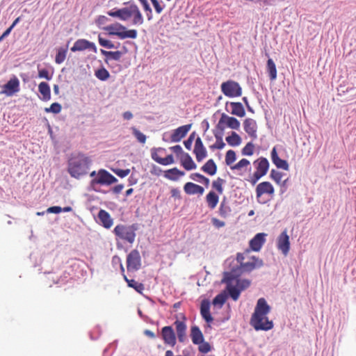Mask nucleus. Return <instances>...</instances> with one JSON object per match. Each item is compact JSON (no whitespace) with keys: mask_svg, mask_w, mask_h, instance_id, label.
Instances as JSON below:
<instances>
[{"mask_svg":"<svg viewBox=\"0 0 356 356\" xmlns=\"http://www.w3.org/2000/svg\"><path fill=\"white\" fill-rule=\"evenodd\" d=\"M236 261L240 264V266L232 269L230 272L224 273L222 280V282L227 284V290L234 301L238 299L241 292L250 285L249 280L238 278L241 274L243 272H251L264 265L262 259L254 256L250 257V250H245L242 253H238Z\"/></svg>","mask_w":356,"mask_h":356,"instance_id":"f257e3e1","label":"nucleus"},{"mask_svg":"<svg viewBox=\"0 0 356 356\" xmlns=\"http://www.w3.org/2000/svg\"><path fill=\"white\" fill-rule=\"evenodd\" d=\"M270 312V307L264 298L257 300L254 313L250 318V325L255 330L268 331L273 327V323L267 315Z\"/></svg>","mask_w":356,"mask_h":356,"instance_id":"f03ea898","label":"nucleus"},{"mask_svg":"<svg viewBox=\"0 0 356 356\" xmlns=\"http://www.w3.org/2000/svg\"><path fill=\"white\" fill-rule=\"evenodd\" d=\"M92 163L90 157L84 154L78 153L72 155L68 161L67 172L71 177L80 179L88 173Z\"/></svg>","mask_w":356,"mask_h":356,"instance_id":"7ed1b4c3","label":"nucleus"},{"mask_svg":"<svg viewBox=\"0 0 356 356\" xmlns=\"http://www.w3.org/2000/svg\"><path fill=\"white\" fill-rule=\"evenodd\" d=\"M107 14L111 17H118L122 21L131 19V23L134 25H141L144 22L143 15L136 4H131L116 10H110Z\"/></svg>","mask_w":356,"mask_h":356,"instance_id":"20e7f679","label":"nucleus"},{"mask_svg":"<svg viewBox=\"0 0 356 356\" xmlns=\"http://www.w3.org/2000/svg\"><path fill=\"white\" fill-rule=\"evenodd\" d=\"M106 30L108 32L109 35H116L122 40L126 38L135 39L138 35L136 30H127V28L124 26L119 23L108 26L106 28Z\"/></svg>","mask_w":356,"mask_h":356,"instance_id":"39448f33","label":"nucleus"},{"mask_svg":"<svg viewBox=\"0 0 356 356\" xmlns=\"http://www.w3.org/2000/svg\"><path fill=\"white\" fill-rule=\"evenodd\" d=\"M117 181L118 179L113 175L104 169H100L97 171V176L90 181V186L97 191L96 187L98 185L109 186Z\"/></svg>","mask_w":356,"mask_h":356,"instance_id":"423d86ee","label":"nucleus"},{"mask_svg":"<svg viewBox=\"0 0 356 356\" xmlns=\"http://www.w3.org/2000/svg\"><path fill=\"white\" fill-rule=\"evenodd\" d=\"M253 165L256 170L251 177L250 181L252 184H255L267 174L270 164L266 158L261 156L253 162Z\"/></svg>","mask_w":356,"mask_h":356,"instance_id":"0eeeda50","label":"nucleus"},{"mask_svg":"<svg viewBox=\"0 0 356 356\" xmlns=\"http://www.w3.org/2000/svg\"><path fill=\"white\" fill-rule=\"evenodd\" d=\"M256 197L259 203H266L275 193L273 186L269 181L259 183L256 187Z\"/></svg>","mask_w":356,"mask_h":356,"instance_id":"6e6552de","label":"nucleus"},{"mask_svg":"<svg viewBox=\"0 0 356 356\" xmlns=\"http://www.w3.org/2000/svg\"><path fill=\"white\" fill-rule=\"evenodd\" d=\"M220 88L222 92L229 97H240L242 95V88L239 83L232 80L223 82Z\"/></svg>","mask_w":356,"mask_h":356,"instance_id":"1a4fd4ad","label":"nucleus"},{"mask_svg":"<svg viewBox=\"0 0 356 356\" xmlns=\"http://www.w3.org/2000/svg\"><path fill=\"white\" fill-rule=\"evenodd\" d=\"M113 232L116 236L122 240L129 242L131 244L135 241L136 233L134 229L131 227H127L124 225H118L114 228Z\"/></svg>","mask_w":356,"mask_h":356,"instance_id":"9d476101","label":"nucleus"},{"mask_svg":"<svg viewBox=\"0 0 356 356\" xmlns=\"http://www.w3.org/2000/svg\"><path fill=\"white\" fill-rule=\"evenodd\" d=\"M191 128V124L181 126L173 131L169 138H166V134H164L163 136V140L165 142H179L186 136Z\"/></svg>","mask_w":356,"mask_h":356,"instance_id":"9b49d317","label":"nucleus"},{"mask_svg":"<svg viewBox=\"0 0 356 356\" xmlns=\"http://www.w3.org/2000/svg\"><path fill=\"white\" fill-rule=\"evenodd\" d=\"M217 127L221 131L224 130L226 127H229L232 129H238L240 127V122L236 118L222 113L218 122Z\"/></svg>","mask_w":356,"mask_h":356,"instance_id":"f8f14e48","label":"nucleus"},{"mask_svg":"<svg viewBox=\"0 0 356 356\" xmlns=\"http://www.w3.org/2000/svg\"><path fill=\"white\" fill-rule=\"evenodd\" d=\"M141 258L137 250H133L127 257V268L129 271H136L140 268Z\"/></svg>","mask_w":356,"mask_h":356,"instance_id":"ddd939ff","label":"nucleus"},{"mask_svg":"<svg viewBox=\"0 0 356 356\" xmlns=\"http://www.w3.org/2000/svg\"><path fill=\"white\" fill-rule=\"evenodd\" d=\"M277 248L284 256L288 255L290 250V240L286 229L277 237Z\"/></svg>","mask_w":356,"mask_h":356,"instance_id":"4468645a","label":"nucleus"},{"mask_svg":"<svg viewBox=\"0 0 356 356\" xmlns=\"http://www.w3.org/2000/svg\"><path fill=\"white\" fill-rule=\"evenodd\" d=\"M19 91V81L14 76L3 86L1 93L4 94L8 97H10Z\"/></svg>","mask_w":356,"mask_h":356,"instance_id":"2eb2a0df","label":"nucleus"},{"mask_svg":"<svg viewBox=\"0 0 356 356\" xmlns=\"http://www.w3.org/2000/svg\"><path fill=\"white\" fill-rule=\"evenodd\" d=\"M86 49H90L93 52H97V47L95 43L90 42L86 39H79L77 40L72 47H71V51L73 52L75 51H81Z\"/></svg>","mask_w":356,"mask_h":356,"instance_id":"dca6fc26","label":"nucleus"},{"mask_svg":"<svg viewBox=\"0 0 356 356\" xmlns=\"http://www.w3.org/2000/svg\"><path fill=\"white\" fill-rule=\"evenodd\" d=\"M161 337L165 344L174 347L177 342L176 334L171 326H165L161 329Z\"/></svg>","mask_w":356,"mask_h":356,"instance_id":"f3484780","label":"nucleus"},{"mask_svg":"<svg viewBox=\"0 0 356 356\" xmlns=\"http://www.w3.org/2000/svg\"><path fill=\"white\" fill-rule=\"evenodd\" d=\"M266 236V234H265V233L257 234L253 237V238H252L250 241V243H249L250 248H248V250H250V252L251 250L254 251V252H259L261 249L263 245L266 242V238H265Z\"/></svg>","mask_w":356,"mask_h":356,"instance_id":"a211bd4d","label":"nucleus"},{"mask_svg":"<svg viewBox=\"0 0 356 356\" xmlns=\"http://www.w3.org/2000/svg\"><path fill=\"white\" fill-rule=\"evenodd\" d=\"M165 149L163 148L154 149L152 150V158L156 163L163 165H167L170 164H172L175 163V160L172 154L168 155L165 158H162L159 155V152L164 151Z\"/></svg>","mask_w":356,"mask_h":356,"instance_id":"6ab92c4d","label":"nucleus"},{"mask_svg":"<svg viewBox=\"0 0 356 356\" xmlns=\"http://www.w3.org/2000/svg\"><path fill=\"white\" fill-rule=\"evenodd\" d=\"M193 153L198 162H201L207 156V149L200 137H197L195 140Z\"/></svg>","mask_w":356,"mask_h":356,"instance_id":"aec40b11","label":"nucleus"},{"mask_svg":"<svg viewBox=\"0 0 356 356\" xmlns=\"http://www.w3.org/2000/svg\"><path fill=\"white\" fill-rule=\"evenodd\" d=\"M185 317H183V321L176 320L174 323L175 326L178 340L180 342H184L186 338V324L185 323Z\"/></svg>","mask_w":356,"mask_h":356,"instance_id":"412c9836","label":"nucleus"},{"mask_svg":"<svg viewBox=\"0 0 356 356\" xmlns=\"http://www.w3.org/2000/svg\"><path fill=\"white\" fill-rule=\"evenodd\" d=\"M244 130L253 139L257 138V124L254 120L247 118L243 122Z\"/></svg>","mask_w":356,"mask_h":356,"instance_id":"4be33fe9","label":"nucleus"},{"mask_svg":"<svg viewBox=\"0 0 356 356\" xmlns=\"http://www.w3.org/2000/svg\"><path fill=\"white\" fill-rule=\"evenodd\" d=\"M200 314L208 323L213 322V318L210 313V302L208 300H203L200 305Z\"/></svg>","mask_w":356,"mask_h":356,"instance_id":"5701e85b","label":"nucleus"},{"mask_svg":"<svg viewBox=\"0 0 356 356\" xmlns=\"http://www.w3.org/2000/svg\"><path fill=\"white\" fill-rule=\"evenodd\" d=\"M270 155L273 163L277 168H281L285 170H289V166L287 161L279 157L275 147L273 148Z\"/></svg>","mask_w":356,"mask_h":356,"instance_id":"b1692460","label":"nucleus"},{"mask_svg":"<svg viewBox=\"0 0 356 356\" xmlns=\"http://www.w3.org/2000/svg\"><path fill=\"white\" fill-rule=\"evenodd\" d=\"M184 191L188 195L200 194L204 193V188L200 185L194 184L193 182H187L184 186Z\"/></svg>","mask_w":356,"mask_h":356,"instance_id":"393cba45","label":"nucleus"},{"mask_svg":"<svg viewBox=\"0 0 356 356\" xmlns=\"http://www.w3.org/2000/svg\"><path fill=\"white\" fill-rule=\"evenodd\" d=\"M98 218L105 228L108 229L113 225V219L106 211L101 209L99 211Z\"/></svg>","mask_w":356,"mask_h":356,"instance_id":"a878e982","label":"nucleus"},{"mask_svg":"<svg viewBox=\"0 0 356 356\" xmlns=\"http://www.w3.org/2000/svg\"><path fill=\"white\" fill-rule=\"evenodd\" d=\"M191 337L194 344H199L204 340V336L200 329L195 325L191 327Z\"/></svg>","mask_w":356,"mask_h":356,"instance_id":"bb28decb","label":"nucleus"},{"mask_svg":"<svg viewBox=\"0 0 356 356\" xmlns=\"http://www.w3.org/2000/svg\"><path fill=\"white\" fill-rule=\"evenodd\" d=\"M181 164L186 170H194L197 168V165L195 163L191 156L188 153L184 154L181 159Z\"/></svg>","mask_w":356,"mask_h":356,"instance_id":"cd10ccee","label":"nucleus"},{"mask_svg":"<svg viewBox=\"0 0 356 356\" xmlns=\"http://www.w3.org/2000/svg\"><path fill=\"white\" fill-rule=\"evenodd\" d=\"M184 172L179 170L177 168L169 169L164 172V177L172 181H177L179 177L184 175Z\"/></svg>","mask_w":356,"mask_h":356,"instance_id":"c85d7f7f","label":"nucleus"},{"mask_svg":"<svg viewBox=\"0 0 356 356\" xmlns=\"http://www.w3.org/2000/svg\"><path fill=\"white\" fill-rule=\"evenodd\" d=\"M250 165V162L247 159H242L238 163L231 166V170L238 172L239 175H242Z\"/></svg>","mask_w":356,"mask_h":356,"instance_id":"c756f323","label":"nucleus"},{"mask_svg":"<svg viewBox=\"0 0 356 356\" xmlns=\"http://www.w3.org/2000/svg\"><path fill=\"white\" fill-rule=\"evenodd\" d=\"M206 202H207L208 207L209 209H215L219 202L218 195L216 194L213 191H210L206 195Z\"/></svg>","mask_w":356,"mask_h":356,"instance_id":"7c9ffc66","label":"nucleus"},{"mask_svg":"<svg viewBox=\"0 0 356 356\" xmlns=\"http://www.w3.org/2000/svg\"><path fill=\"white\" fill-rule=\"evenodd\" d=\"M231 113L238 117L242 118L245 115V109L241 102H231Z\"/></svg>","mask_w":356,"mask_h":356,"instance_id":"2f4dec72","label":"nucleus"},{"mask_svg":"<svg viewBox=\"0 0 356 356\" xmlns=\"http://www.w3.org/2000/svg\"><path fill=\"white\" fill-rule=\"evenodd\" d=\"M201 170L209 175H214L217 171V165L214 161L211 159L206 162L201 168Z\"/></svg>","mask_w":356,"mask_h":356,"instance_id":"473e14b6","label":"nucleus"},{"mask_svg":"<svg viewBox=\"0 0 356 356\" xmlns=\"http://www.w3.org/2000/svg\"><path fill=\"white\" fill-rule=\"evenodd\" d=\"M266 71L271 81L277 79V68L272 58H268L266 63Z\"/></svg>","mask_w":356,"mask_h":356,"instance_id":"72a5a7b5","label":"nucleus"},{"mask_svg":"<svg viewBox=\"0 0 356 356\" xmlns=\"http://www.w3.org/2000/svg\"><path fill=\"white\" fill-rule=\"evenodd\" d=\"M38 90L42 95V99L48 101L51 98L50 87L46 82H41L38 86Z\"/></svg>","mask_w":356,"mask_h":356,"instance_id":"f704fd0d","label":"nucleus"},{"mask_svg":"<svg viewBox=\"0 0 356 356\" xmlns=\"http://www.w3.org/2000/svg\"><path fill=\"white\" fill-rule=\"evenodd\" d=\"M123 277H124V280L127 283V285L129 287L134 289L137 292H138L140 293H143V290L145 289V286H144L143 284L139 283V282L135 281L134 280L128 279L127 277L124 274H123Z\"/></svg>","mask_w":356,"mask_h":356,"instance_id":"c9c22d12","label":"nucleus"},{"mask_svg":"<svg viewBox=\"0 0 356 356\" xmlns=\"http://www.w3.org/2000/svg\"><path fill=\"white\" fill-rule=\"evenodd\" d=\"M225 139L227 143L232 147L238 146L241 143L240 136L236 132H232V134L227 136Z\"/></svg>","mask_w":356,"mask_h":356,"instance_id":"e433bc0d","label":"nucleus"},{"mask_svg":"<svg viewBox=\"0 0 356 356\" xmlns=\"http://www.w3.org/2000/svg\"><path fill=\"white\" fill-rule=\"evenodd\" d=\"M230 212H231L230 207L227 204L225 200H223L221 202L220 207L218 209L219 215L222 218H225L229 215Z\"/></svg>","mask_w":356,"mask_h":356,"instance_id":"4c0bfd02","label":"nucleus"},{"mask_svg":"<svg viewBox=\"0 0 356 356\" xmlns=\"http://www.w3.org/2000/svg\"><path fill=\"white\" fill-rule=\"evenodd\" d=\"M225 181L220 178L218 177L216 180L212 182V188L215 189L218 194L221 195L223 193V184Z\"/></svg>","mask_w":356,"mask_h":356,"instance_id":"58836bf2","label":"nucleus"},{"mask_svg":"<svg viewBox=\"0 0 356 356\" xmlns=\"http://www.w3.org/2000/svg\"><path fill=\"white\" fill-rule=\"evenodd\" d=\"M254 152V145L252 142L248 143L245 146L241 149V154L243 156H251Z\"/></svg>","mask_w":356,"mask_h":356,"instance_id":"ea45409f","label":"nucleus"},{"mask_svg":"<svg viewBox=\"0 0 356 356\" xmlns=\"http://www.w3.org/2000/svg\"><path fill=\"white\" fill-rule=\"evenodd\" d=\"M67 49L64 48H59L56 55L55 62L57 64H60L64 62L67 56Z\"/></svg>","mask_w":356,"mask_h":356,"instance_id":"a19ab883","label":"nucleus"},{"mask_svg":"<svg viewBox=\"0 0 356 356\" xmlns=\"http://www.w3.org/2000/svg\"><path fill=\"white\" fill-rule=\"evenodd\" d=\"M95 74V76L101 81H106L110 76L109 72L104 67H102V68L96 70Z\"/></svg>","mask_w":356,"mask_h":356,"instance_id":"79ce46f5","label":"nucleus"},{"mask_svg":"<svg viewBox=\"0 0 356 356\" xmlns=\"http://www.w3.org/2000/svg\"><path fill=\"white\" fill-rule=\"evenodd\" d=\"M236 159V153L234 150L229 149L225 155V163L227 165H229L230 167L232 166L234 162Z\"/></svg>","mask_w":356,"mask_h":356,"instance_id":"37998d69","label":"nucleus"},{"mask_svg":"<svg viewBox=\"0 0 356 356\" xmlns=\"http://www.w3.org/2000/svg\"><path fill=\"white\" fill-rule=\"evenodd\" d=\"M132 132L139 143L144 144L146 142V136L136 128H132Z\"/></svg>","mask_w":356,"mask_h":356,"instance_id":"c03bdc74","label":"nucleus"},{"mask_svg":"<svg viewBox=\"0 0 356 356\" xmlns=\"http://www.w3.org/2000/svg\"><path fill=\"white\" fill-rule=\"evenodd\" d=\"M270 178L273 179L277 184H280L283 177V173L275 170L270 171Z\"/></svg>","mask_w":356,"mask_h":356,"instance_id":"a18cd8bd","label":"nucleus"},{"mask_svg":"<svg viewBox=\"0 0 356 356\" xmlns=\"http://www.w3.org/2000/svg\"><path fill=\"white\" fill-rule=\"evenodd\" d=\"M225 301H226L225 296L223 294H218L213 300V304L215 306L218 305L220 307H222V306L224 305Z\"/></svg>","mask_w":356,"mask_h":356,"instance_id":"49530a36","label":"nucleus"},{"mask_svg":"<svg viewBox=\"0 0 356 356\" xmlns=\"http://www.w3.org/2000/svg\"><path fill=\"white\" fill-rule=\"evenodd\" d=\"M61 111V106L58 103H53L49 108H46L45 111L47 113H58Z\"/></svg>","mask_w":356,"mask_h":356,"instance_id":"de8ad7c7","label":"nucleus"},{"mask_svg":"<svg viewBox=\"0 0 356 356\" xmlns=\"http://www.w3.org/2000/svg\"><path fill=\"white\" fill-rule=\"evenodd\" d=\"M198 350L200 353H207L211 350V346L208 342L202 341L201 343H199Z\"/></svg>","mask_w":356,"mask_h":356,"instance_id":"09e8293b","label":"nucleus"},{"mask_svg":"<svg viewBox=\"0 0 356 356\" xmlns=\"http://www.w3.org/2000/svg\"><path fill=\"white\" fill-rule=\"evenodd\" d=\"M98 41H99V44L102 47H106L108 49L114 48V44L112 42L102 38L100 35H99V37H98Z\"/></svg>","mask_w":356,"mask_h":356,"instance_id":"8fccbe9b","label":"nucleus"},{"mask_svg":"<svg viewBox=\"0 0 356 356\" xmlns=\"http://www.w3.org/2000/svg\"><path fill=\"white\" fill-rule=\"evenodd\" d=\"M113 172L118 177L123 178L130 173V169H113Z\"/></svg>","mask_w":356,"mask_h":356,"instance_id":"3c124183","label":"nucleus"},{"mask_svg":"<svg viewBox=\"0 0 356 356\" xmlns=\"http://www.w3.org/2000/svg\"><path fill=\"white\" fill-rule=\"evenodd\" d=\"M225 144V143L223 142L222 138H218L217 140H216V142L210 146V148L212 149H221L222 148H224Z\"/></svg>","mask_w":356,"mask_h":356,"instance_id":"603ef678","label":"nucleus"},{"mask_svg":"<svg viewBox=\"0 0 356 356\" xmlns=\"http://www.w3.org/2000/svg\"><path fill=\"white\" fill-rule=\"evenodd\" d=\"M122 53L120 51H110L109 56L108 58V61L109 60H120L122 57Z\"/></svg>","mask_w":356,"mask_h":356,"instance_id":"864d4df0","label":"nucleus"},{"mask_svg":"<svg viewBox=\"0 0 356 356\" xmlns=\"http://www.w3.org/2000/svg\"><path fill=\"white\" fill-rule=\"evenodd\" d=\"M38 76L40 78H44L47 80L51 79V76L49 75V71L47 69H41L38 70Z\"/></svg>","mask_w":356,"mask_h":356,"instance_id":"5fc2aeb1","label":"nucleus"},{"mask_svg":"<svg viewBox=\"0 0 356 356\" xmlns=\"http://www.w3.org/2000/svg\"><path fill=\"white\" fill-rule=\"evenodd\" d=\"M150 1L153 5L156 13L160 14L163 11L164 6H162L158 0H150Z\"/></svg>","mask_w":356,"mask_h":356,"instance_id":"6e6d98bb","label":"nucleus"},{"mask_svg":"<svg viewBox=\"0 0 356 356\" xmlns=\"http://www.w3.org/2000/svg\"><path fill=\"white\" fill-rule=\"evenodd\" d=\"M143 9L146 12V15H147V19L149 21L152 20V17H153L152 10V8H150L149 3H147L145 6H143Z\"/></svg>","mask_w":356,"mask_h":356,"instance_id":"4d7b16f0","label":"nucleus"},{"mask_svg":"<svg viewBox=\"0 0 356 356\" xmlns=\"http://www.w3.org/2000/svg\"><path fill=\"white\" fill-rule=\"evenodd\" d=\"M170 194H171V196L175 198H177V199L181 198L180 191L177 188H171Z\"/></svg>","mask_w":356,"mask_h":356,"instance_id":"13d9d810","label":"nucleus"},{"mask_svg":"<svg viewBox=\"0 0 356 356\" xmlns=\"http://www.w3.org/2000/svg\"><path fill=\"white\" fill-rule=\"evenodd\" d=\"M47 213H59L62 211V208L58 206L51 207L47 209Z\"/></svg>","mask_w":356,"mask_h":356,"instance_id":"bf43d9fd","label":"nucleus"},{"mask_svg":"<svg viewBox=\"0 0 356 356\" xmlns=\"http://www.w3.org/2000/svg\"><path fill=\"white\" fill-rule=\"evenodd\" d=\"M193 138L191 136L187 140L184 142L185 147L190 150L191 149Z\"/></svg>","mask_w":356,"mask_h":356,"instance_id":"052dcab7","label":"nucleus"},{"mask_svg":"<svg viewBox=\"0 0 356 356\" xmlns=\"http://www.w3.org/2000/svg\"><path fill=\"white\" fill-rule=\"evenodd\" d=\"M123 188H124V185L123 184H118V185L115 186L112 188V191L115 194H119V193H120L122 192Z\"/></svg>","mask_w":356,"mask_h":356,"instance_id":"680f3d73","label":"nucleus"},{"mask_svg":"<svg viewBox=\"0 0 356 356\" xmlns=\"http://www.w3.org/2000/svg\"><path fill=\"white\" fill-rule=\"evenodd\" d=\"M203 176L204 175H202L200 173L195 172V173H192L190 175V178L193 180L200 181V180L203 177Z\"/></svg>","mask_w":356,"mask_h":356,"instance_id":"e2e57ef3","label":"nucleus"},{"mask_svg":"<svg viewBox=\"0 0 356 356\" xmlns=\"http://www.w3.org/2000/svg\"><path fill=\"white\" fill-rule=\"evenodd\" d=\"M170 149L173 151L175 154H179L182 153V148L179 145H175L170 147Z\"/></svg>","mask_w":356,"mask_h":356,"instance_id":"0e129e2a","label":"nucleus"},{"mask_svg":"<svg viewBox=\"0 0 356 356\" xmlns=\"http://www.w3.org/2000/svg\"><path fill=\"white\" fill-rule=\"evenodd\" d=\"M212 222L217 227H222L225 226V222L223 221H220L216 218H213Z\"/></svg>","mask_w":356,"mask_h":356,"instance_id":"69168bd1","label":"nucleus"},{"mask_svg":"<svg viewBox=\"0 0 356 356\" xmlns=\"http://www.w3.org/2000/svg\"><path fill=\"white\" fill-rule=\"evenodd\" d=\"M144 334H145L147 337H149V338H152V339H154V338H155V337H156V336H155V334H154L152 331H151V330H145L144 331Z\"/></svg>","mask_w":356,"mask_h":356,"instance_id":"338daca9","label":"nucleus"},{"mask_svg":"<svg viewBox=\"0 0 356 356\" xmlns=\"http://www.w3.org/2000/svg\"><path fill=\"white\" fill-rule=\"evenodd\" d=\"M123 118L125 120H131L133 118V115L130 111H126L123 113Z\"/></svg>","mask_w":356,"mask_h":356,"instance_id":"774afa93","label":"nucleus"}]
</instances>
